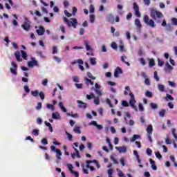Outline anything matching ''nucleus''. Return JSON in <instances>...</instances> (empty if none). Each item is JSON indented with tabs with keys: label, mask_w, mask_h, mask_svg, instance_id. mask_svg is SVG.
Segmentation results:
<instances>
[{
	"label": "nucleus",
	"mask_w": 177,
	"mask_h": 177,
	"mask_svg": "<svg viewBox=\"0 0 177 177\" xmlns=\"http://www.w3.org/2000/svg\"><path fill=\"white\" fill-rule=\"evenodd\" d=\"M171 23L174 26H177V18H171Z\"/></svg>",
	"instance_id": "3c124183"
},
{
	"label": "nucleus",
	"mask_w": 177,
	"mask_h": 177,
	"mask_svg": "<svg viewBox=\"0 0 177 177\" xmlns=\"http://www.w3.org/2000/svg\"><path fill=\"white\" fill-rule=\"evenodd\" d=\"M139 138H140V135L134 134L133 137L130 139V142H135V140H136V139H139Z\"/></svg>",
	"instance_id": "aec40b11"
},
{
	"label": "nucleus",
	"mask_w": 177,
	"mask_h": 177,
	"mask_svg": "<svg viewBox=\"0 0 177 177\" xmlns=\"http://www.w3.org/2000/svg\"><path fill=\"white\" fill-rule=\"evenodd\" d=\"M149 67H153L156 66V62L154 61V59H149Z\"/></svg>",
	"instance_id": "b1692460"
},
{
	"label": "nucleus",
	"mask_w": 177,
	"mask_h": 177,
	"mask_svg": "<svg viewBox=\"0 0 177 177\" xmlns=\"http://www.w3.org/2000/svg\"><path fill=\"white\" fill-rule=\"evenodd\" d=\"M52 118H53V120H60V114L59 112L53 113Z\"/></svg>",
	"instance_id": "f3484780"
},
{
	"label": "nucleus",
	"mask_w": 177,
	"mask_h": 177,
	"mask_svg": "<svg viewBox=\"0 0 177 177\" xmlns=\"http://www.w3.org/2000/svg\"><path fill=\"white\" fill-rule=\"evenodd\" d=\"M133 6L136 16H137V17H140V12H139V6H138V3H133Z\"/></svg>",
	"instance_id": "0eeeda50"
},
{
	"label": "nucleus",
	"mask_w": 177,
	"mask_h": 177,
	"mask_svg": "<svg viewBox=\"0 0 177 177\" xmlns=\"http://www.w3.org/2000/svg\"><path fill=\"white\" fill-rule=\"evenodd\" d=\"M158 88L160 92H165V86H164L162 84H158Z\"/></svg>",
	"instance_id": "393cba45"
},
{
	"label": "nucleus",
	"mask_w": 177,
	"mask_h": 177,
	"mask_svg": "<svg viewBox=\"0 0 177 177\" xmlns=\"http://www.w3.org/2000/svg\"><path fill=\"white\" fill-rule=\"evenodd\" d=\"M28 66L29 67H34V66H38V61H37V59H32L31 61L28 62Z\"/></svg>",
	"instance_id": "1a4fd4ad"
},
{
	"label": "nucleus",
	"mask_w": 177,
	"mask_h": 177,
	"mask_svg": "<svg viewBox=\"0 0 177 177\" xmlns=\"http://www.w3.org/2000/svg\"><path fill=\"white\" fill-rule=\"evenodd\" d=\"M77 103H78V107H80V109H85L86 107V103H84L81 100H77Z\"/></svg>",
	"instance_id": "4468645a"
},
{
	"label": "nucleus",
	"mask_w": 177,
	"mask_h": 177,
	"mask_svg": "<svg viewBox=\"0 0 177 177\" xmlns=\"http://www.w3.org/2000/svg\"><path fill=\"white\" fill-rule=\"evenodd\" d=\"M150 16L151 19L155 21L157 20V19H162V17H164V15L162 14V12L157 11L154 9L151 10Z\"/></svg>",
	"instance_id": "f03ea898"
},
{
	"label": "nucleus",
	"mask_w": 177,
	"mask_h": 177,
	"mask_svg": "<svg viewBox=\"0 0 177 177\" xmlns=\"http://www.w3.org/2000/svg\"><path fill=\"white\" fill-rule=\"evenodd\" d=\"M73 131L75 133H81V128L80 127H75L73 129Z\"/></svg>",
	"instance_id": "cd10ccee"
},
{
	"label": "nucleus",
	"mask_w": 177,
	"mask_h": 177,
	"mask_svg": "<svg viewBox=\"0 0 177 177\" xmlns=\"http://www.w3.org/2000/svg\"><path fill=\"white\" fill-rule=\"evenodd\" d=\"M66 135H67L68 140H73V135L67 131H66Z\"/></svg>",
	"instance_id": "864d4df0"
},
{
	"label": "nucleus",
	"mask_w": 177,
	"mask_h": 177,
	"mask_svg": "<svg viewBox=\"0 0 177 177\" xmlns=\"http://www.w3.org/2000/svg\"><path fill=\"white\" fill-rule=\"evenodd\" d=\"M106 103L107 104H109V107H111V109H113V104H111V101L110 100V99L107 98L106 100Z\"/></svg>",
	"instance_id": "58836bf2"
},
{
	"label": "nucleus",
	"mask_w": 177,
	"mask_h": 177,
	"mask_svg": "<svg viewBox=\"0 0 177 177\" xmlns=\"http://www.w3.org/2000/svg\"><path fill=\"white\" fill-rule=\"evenodd\" d=\"M128 92H129V93H131V88H129V86H127L125 87V91H124V95L125 96L129 95V93H128Z\"/></svg>",
	"instance_id": "412c9836"
},
{
	"label": "nucleus",
	"mask_w": 177,
	"mask_h": 177,
	"mask_svg": "<svg viewBox=\"0 0 177 177\" xmlns=\"http://www.w3.org/2000/svg\"><path fill=\"white\" fill-rule=\"evenodd\" d=\"M150 107L152 109V110H156V109H158V105H157L156 103L151 102Z\"/></svg>",
	"instance_id": "5701e85b"
},
{
	"label": "nucleus",
	"mask_w": 177,
	"mask_h": 177,
	"mask_svg": "<svg viewBox=\"0 0 177 177\" xmlns=\"http://www.w3.org/2000/svg\"><path fill=\"white\" fill-rule=\"evenodd\" d=\"M147 132L148 135H152L153 133V125L149 124L147 127Z\"/></svg>",
	"instance_id": "dca6fc26"
},
{
	"label": "nucleus",
	"mask_w": 177,
	"mask_h": 177,
	"mask_svg": "<svg viewBox=\"0 0 177 177\" xmlns=\"http://www.w3.org/2000/svg\"><path fill=\"white\" fill-rule=\"evenodd\" d=\"M111 46V48H112L113 49H117V48H118L117 43H115V42H112Z\"/></svg>",
	"instance_id": "e2e57ef3"
},
{
	"label": "nucleus",
	"mask_w": 177,
	"mask_h": 177,
	"mask_svg": "<svg viewBox=\"0 0 177 177\" xmlns=\"http://www.w3.org/2000/svg\"><path fill=\"white\" fill-rule=\"evenodd\" d=\"M21 56L23 57V59H24V60H27L28 56L27 55V53H26V51L21 50Z\"/></svg>",
	"instance_id": "6ab92c4d"
},
{
	"label": "nucleus",
	"mask_w": 177,
	"mask_h": 177,
	"mask_svg": "<svg viewBox=\"0 0 177 177\" xmlns=\"http://www.w3.org/2000/svg\"><path fill=\"white\" fill-rule=\"evenodd\" d=\"M135 25L138 28H142V24H140V20L139 19H135Z\"/></svg>",
	"instance_id": "a211bd4d"
},
{
	"label": "nucleus",
	"mask_w": 177,
	"mask_h": 177,
	"mask_svg": "<svg viewBox=\"0 0 177 177\" xmlns=\"http://www.w3.org/2000/svg\"><path fill=\"white\" fill-rule=\"evenodd\" d=\"M86 75L90 80H96V77L93 76L91 72H87Z\"/></svg>",
	"instance_id": "bb28decb"
},
{
	"label": "nucleus",
	"mask_w": 177,
	"mask_h": 177,
	"mask_svg": "<svg viewBox=\"0 0 177 177\" xmlns=\"http://www.w3.org/2000/svg\"><path fill=\"white\" fill-rule=\"evenodd\" d=\"M53 59L57 62V63H60L62 62V59L57 56H53Z\"/></svg>",
	"instance_id": "72a5a7b5"
},
{
	"label": "nucleus",
	"mask_w": 177,
	"mask_h": 177,
	"mask_svg": "<svg viewBox=\"0 0 177 177\" xmlns=\"http://www.w3.org/2000/svg\"><path fill=\"white\" fill-rule=\"evenodd\" d=\"M116 150L119 151V153H127V147H116Z\"/></svg>",
	"instance_id": "f8f14e48"
},
{
	"label": "nucleus",
	"mask_w": 177,
	"mask_h": 177,
	"mask_svg": "<svg viewBox=\"0 0 177 177\" xmlns=\"http://www.w3.org/2000/svg\"><path fill=\"white\" fill-rule=\"evenodd\" d=\"M63 21L66 23L68 27H73V28H77V26L78 24V21L75 18H71L70 20L67 19V17H64L63 18Z\"/></svg>",
	"instance_id": "f257e3e1"
},
{
	"label": "nucleus",
	"mask_w": 177,
	"mask_h": 177,
	"mask_svg": "<svg viewBox=\"0 0 177 177\" xmlns=\"http://www.w3.org/2000/svg\"><path fill=\"white\" fill-rule=\"evenodd\" d=\"M59 50H57V47L56 46H53V55H56Z\"/></svg>",
	"instance_id": "79ce46f5"
},
{
	"label": "nucleus",
	"mask_w": 177,
	"mask_h": 177,
	"mask_svg": "<svg viewBox=\"0 0 177 177\" xmlns=\"http://www.w3.org/2000/svg\"><path fill=\"white\" fill-rule=\"evenodd\" d=\"M42 85L44 86H46V85H48V79H44L42 82Z\"/></svg>",
	"instance_id": "338daca9"
},
{
	"label": "nucleus",
	"mask_w": 177,
	"mask_h": 177,
	"mask_svg": "<svg viewBox=\"0 0 177 177\" xmlns=\"http://www.w3.org/2000/svg\"><path fill=\"white\" fill-rule=\"evenodd\" d=\"M165 109H162L160 112H159V115L160 117H164L165 115Z\"/></svg>",
	"instance_id": "49530a36"
},
{
	"label": "nucleus",
	"mask_w": 177,
	"mask_h": 177,
	"mask_svg": "<svg viewBox=\"0 0 177 177\" xmlns=\"http://www.w3.org/2000/svg\"><path fill=\"white\" fill-rule=\"evenodd\" d=\"M166 30L167 31H172V30H174V28H172V25H171V24H167V25L166 26Z\"/></svg>",
	"instance_id": "c756f323"
},
{
	"label": "nucleus",
	"mask_w": 177,
	"mask_h": 177,
	"mask_svg": "<svg viewBox=\"0 0 177 177\" xmlns=\"http://www.w3.org/2000/svg\"><path fill=\"white\" fill-rule=\"evenodd\" d=\"M84 45L87 52H92V47H91V45H89V41H88V40H84Z\"/></svg>",
	"instance_id": "9d476101"
},
{
	"label": "nucleus",
	"mask_w": 177,
	"mask_h": 177,
	"mask_svg": "<svg viewBox=\"0 0 177 177\" xmlns=\"http://www.w3.org/2000/svg\"><path fill=\"white\" fill-rule=\"evenodd\" d=\"M36 32L38 34V35H44V34H45V28H44L42 26H40L39 29L36 30Z\"/></svg>",
	"instance_id": "ddd939ff"
},
{
	"label": "nucleus",
	"mask_w": 177,
	"mask_h": 177,
	"mask_svg": "<svg viewBox=\"0 0 177 177\" xmlns=\"http://www.w3.org/2000/svg\"><path fill=\"white\" fill-rule=\"evenodd\" d=\"M41 144L42 145H48V140L46 138H43L41 140Z\"/></svg>",
	"instance_id": "69168bd1"
},
{
	"label": "nucleus",
	"mask_w": 177,
	"mask_h": 177,
	"mask_svg": "<svg viewBox=\"0 0 177 177\" xmlns=\"http://www.w3.org/2000/svg\"><path fill=\"white\" fill-rule=\"evenodd\" d=\"M110 158H111V161L113 162V164H118V161H117V160H115V158H114V156H111Z\"/></svg>",
	"instance_id": "680f3d73"
},
{
	"label": "nucleus",
	"mask_w": 177,
	"mask_h": 177,
	"mask_svg": "<svg viewBox=\"0 0 177 177\" xmlns=\"http://www.w3.org/2000/svg\"><path fill=\"white\" fill-rule=\"evenodd\" d=\"M139 62L142 66H146V61L145 60V58H140Z\"/></svg>",
	"instance_id": "37998d69"
},
{
	"label": "nucleus",
	"mask_w": 177,
	"mask_h": 177,
	"mask_svg": "<svg viewBox=\"0 0 177 177\" xmlns=\"http://www.w3.org/2000/svg\"><path fill=\"white\" fill-rule=\"evenodd\" d=\"M15 56L17 62H23V59L20 57V51H16L15 53Z\"/></svg>",
	"instance_id": "2eb2a0df"
},
{
	"label": "nucleus",
	"mask_w": 177,
	"mask_h": 177,
	"mask_svg": "<svg viewBox=\"0 0 177 177\" xmlns=\"http://www.w3.org/2000/svg\"><path fill=\"white\" fill-rule=\"evenodd\" d=\"M122 106H123L124 107H128L129 106V104H128V102L123 100L122 102Z\"/></svg>",
	"instance_id": "8fccbe9b"
},
{
	"label": "nucleus",
	"mask_w": 177,
	"mask_h": 177,
	"mask_svg": "<svg viewBox=\"0 0 177 177\" xmlns=\"http://www.w3.org/2000/svg\"><path fill=\"white\" fill-rule=\"evenodd\" d=\"M153 77H154L156 81H160V78L158 77V75H157V71H154Z\"/></svg>",
	"instance_id": "bf43d9fd"
},
{
	"label": "nucleus",
	"mask_w": 177,
	"mask_h": 177,
	"mask_svg": "<svg viewBox=\"0 0 177 177\" xmlns=\"http://www.w3.org/2000/svg\"><path fill=\"white\" fill-rule=\"evenodd\" d=\"M146 153H147V156H151V154H153V151L151 150V149L147 148Z\"/></svg>",
	"instance_id": "a19ab883"
},
{
	"label": "nucleus",
	"mask_w": 177,
	"mask_h": 177,
	"mask_svg": "<svg viewBox=\"0 0 177 177\" xmlns=\"http://www.w3.org/2000/svg\"><path fill=\"white\" fill-rule=\"evenodd\" d=\"M93 97H95V95L91 93V95H86V99H88V100H91V99H93Z\"/></svg>",
	"instance_id": "a18cd8bd"
},
{
	"label": "nucleus",
	"mask_w": 177,
	"mask_h": 177,
	"mask_svg": "<svg viewBox=\"0 0 177 177\" xmlns=\"http://www.w3.org/2000/svg\"><path fill=\"white\" fill-rule=\"evenodd\" d=\"M59 27H60V30H61L63 34H66V28L64 27V26L61 25Z\"/></svg>",
	"instance_id": "5fc2aeb1"
},
{
	"label": "nucleus",
	"mask_w": 177,
	"mask_h": 177,
	"mask_svg": "<svg viewBox=\"0 0 177 177\" xmlns=\"http://www.w3.org/2000/svg\"><path fill=\"white\" fill-rule=\"evenodd\" d=\"M91 81L92 80L88 79V77H84V82H85L86 85H87V86H89Z\"/></svg>",
	"instance_id": "2f4dec72"
},
{
	"label": "nucleus",
	"mask_w": 177,
	"mask_h": 177,
	"mask_svg": "<svg viewBox=\"0 0 177 177\" xmlns=\"http://www.w3.org/2000/svg\"><path fill=\"white\" fill-rule=\"evenodd\" d=\"M39 96L40 99H41V100H45V93H44V91H40L39 93Z\"/></svg>",
	"instance_id": "7c9ffc66"
},
{
	"label": "nucleus",
	"mask_w": 177,
	"mask_h": 177,
	"mask_svg": "<svg viewBox=\"0 0 177 177\" xmlns=\"http://www.w3.org/2000/svg\"><path fill=\"white\" fill-rule=\"evenodd\" d=\"M11 66H12L13 68H10V73L14 75H17V65L16 63L12 62Z\"/></svg>",
	"instance_id": "423d86ee"
},
{
	"label": "nucleus",
	"mask_w": 177,
	"mask_h": 177,
	"mask_svg": "<svg viewBox=\"0 0 177 177\" xmlns=\"http://www.w3.org/2000/svg\"><path fill=\"white\" fill-rule=\"evenodd\" d=\"M155 156H156V157H157L158 158V160H161V158H162V155H161V153H160V151L156 152Z\"/></svg>",
	"instance_id": "c9c22d12"
},
{
	"label": "nucleus",
	"mask_w": 177,
	"mask_h": 177,
	"mask_svg": "<svg viewBox=\"0 0 177 177\" xmlns=\"http://www.w3.org/2000/svg\"><path fill=\"white\" fill-rule=\"evenodd\" d=\"M143 21L147 26H149L152 28H154V27H156V24L154 23V21L153 19H150L149 15L144 16Z\"/></svg>",
	"instance_id": "7ed1b4c3"
},
{
	"label": "nucleus",
	"mask_w": 177,
	"mask_h": 177,
	"mask_svg": "<svg viewBox=\"0 0 177 177\" xmlns=\"http://www.w3.org/2000/svg\"><path fill=\"white\" fill-rule=\"evenodd\" d=\"M95 15H90V22L91 23H95Z\"/></svg>",
	"instance_id": "603ef678"
},
{
	"label": "nucleus",
	"mask_w": 177,
	"mask_h": 177,
	"mask_svg": "<svg viewBox=\"0 0 177 177\" xmlns=\"http://www.w3.org/2000/svg\"><path fill=\"white\" fill-rule=\"evenodd\" d=\"M94 103L95 104H100V99L99 97L94 99Z\"/></svg>",
	"instance_id": "4d7b16f0"
},
{
	"label": "nucleus",
	"mask_w": 177,
	"mask_h": 177,
	"mask_svg": "<svg viewBox=\"0 0 177 177\" xmlns=\"http://www.w3.org/2000/svg\"><path fill=\"white\" fill-rule=\"evenodd\" d=\"M120 162L122 165V167H125V159H124V158H120Z\"/></svg>",
	"instance_id": "052dcab7"
},
{
	"label": "nucleus",
	"mask_w": 177,
	"mask_h": 177,
	"mask_svg": "<svg viewBox=\"0 0 177 177\" xmlns=\"http://www.w3.org/2000/svg\"><path fill=\"white\" fill-rule=\"evenodd\" d=\"M107 20L111 24H114V17H113V14H108Z\"/></svg>",
	"instance_id": "9b49d317"
},
{
	"label": "nucleus",
	"mask_w": 177,
	"mask_h": 177,
	"mask_svg": "<svg viewBox=\"0 0 177 177\" xmlns=\"http://www.w3.org/2000/svg\"><path fill=\"white\" fill-rule=\"evenodd\" d=\"M119 74H122V69L118 66L114 71V77L118 78Z\"/></svg>",
	"instance_id": "6e6552de"
},
{
	"label": "nucleus",
	"mask_w": 177,
	"mask_h": 177,
	"mask_svg": "<svg viewBox=\"0 0 177 177\" xmlns=\"http://www.w3.org/2000/svg\"><path fill=\"white\" fill-rule=\"evenodd\" d=\"M68 169H69V171H70L71 173L74 172V170H73V169L74 168V167H73V165L68 164Z\"/></svg>",
	"instance_id": "6e6d98bb"
},
{
	"label": "nucleus",
	"mask_w": 177,
	"mask_h": 177,
	"mask_svg": "<svg viewBox=\"0 0 177 177\" xmlns=\"http://www.w3.org/2000/svg\"><path fill=\"white\" fill-rule=\"evenodd\" d=\"M30 93L31 95L34 96V97H37V96L39 95V91H38V90L31 91Z\"/></svg>",
	"instance_id": "4be33fe9"
},
{
	"label": "nucleus",
	"mask_w": 177,
	"mask_h": 177,
	"mask_svg": "<svg viewBox=\"0 0 177 177\" xmlns=\"http://www.w3.org/2000/svg\"><path fill=\"white\" fill-rule=\"evenodd\" d=\"M90 63H91V64L92 65V66H95V64H96V58H95V57H91V59H90Z\"/></svg>",
	"instance_id": "c85d7f7f"
},
{
	"label": "nucleus",
	"mask_w": 177,
	"mask_h": 177,
	"mask_svg": "<svg viewBox=\"0 0 177 177\" xmlns=\"http://www.w3.org/2000/svg\"><path fill=\"white\" fill-rule=\"evenodd\" d=\"M46 107H47V109H50V110H52V111H53V110H55V106L51 104H47Z\"/></svg>",
	"instance_id": "4c0bfd02"
},
{
	"label": "nucleus",
	"mask_w": 177,
	"mask_h": 177,
	"mask_svg": "<svg viewBox=\"0 0 177 177\" xmlns=\"http://www.w3.org/2000/svg\"><path fill=\"white\" fill-rule=\"evenodd\" d=\"M88 125H93L94 127H96L97 125V122L96 121L93 120L88 123Z\"/></svg>",
	"instance_id": "0e129e2a"
},
{
	"label": "nucleus",
	"mask_w": 177,
	"mask_h": 177,
	"mask_svg": "<svg viewBox=\"0 0 177 177\" xmlns=\"http://www.w3.org/2000/svg\"><path fill=\"white\" fill-rule=\"evenodd\" d=\"M165 66L167 67L168 70H174V67H172L169 62H166Z\"/></svg>",
	"instance_id": "13d9d810"
},
{
	"label": "nucleus",
	"mask_w": 177,
	"mask_h": 177,
	"mask_svg": "<svg viewBox=\"0 0 177 177\" xmlns=\"http://www.w3.org/2000/svg\"><path fill=\"white\" fill-rule=\"evenodd\" d=\"M145 96L147 97H153V93L151 92H150V91H147L145 93Z\"/></svg>",
	"instance_id": "c03bdc74"
},
{
	"label": "nucleus",
	"mask_w": 177,
	"mask_h": 177,
	"mask_svg": "<svg viewBox=\"0 0 177 177\" xmlns=\"http://www.w3.org/2000/svg\"><path fill=\"white\" fill-rule=\"evenodd\" d=\"M158 64L159 66V67H162V66H164V61H162L161 59H160V58L158 59Z\"/></svg>",
	"instance_id": "ea45409f"
},
{
	"label": "nucleus",
	"mask_w": 177,
	"mask_h": 177,
	"mask_svg": "<svg viewBox=\"0 0 177 177\" xmlns=\"http://www.w3.org/2000/svg\"><path fill=\"white\" fill-rule=\"evenodd\" d=\"M95 93H97L98 95V96H102V91H100V90L95 89Z\"/></svg>",
	"instance_id": "774afa93"
},
{
	"label": "nucleus",
	"mask_w": 177,
	"mask_h": 177,
	"mask_svg": "<svg viewBox=\"0 0 177 177\" xmlns=\"http://www.w3.org/2000/svg\"><path fill=\"white\" fill-rule=\"evenodd\" d=\"M55 151L57 153V155H56L57 158H58V160H60V156H62V151H60V149H57Z\"/></svg>",
	"instance_id": "473e14b6"
},
{
	"label": "nucleus",
	"mask_w": 177,
	"mask_h": 177,
	"mask_svg": "<svg viewBox=\"0 0 177 177\" xmlns=\"http://www.w3.org/2000/svg\"><path fill=\"white\" fill-rule=\"evenodd\" d=\"M89 12L90 13H93L95 12V6L92 4L90 5Z\"/></svg>",
	"instance_id": "09e8293b"
},
{
	"label": "nucleus",
	"mask_w": 177,
	"mask_h": 177,
	"mask_svg": "<svg viewBox=\"0 0 177 177\" xmlns=\"http://www.w3.org/2000/svg\"><path fill=\"white\" fill-rule=\"evenodd\" d=\"M130 100L129 104L132 109H134L136 111H138V108L135 106V103H136V100H135V94L133 93H129Z\"/></svg>",
	"instance_id": "20e7f679"
},
{
	"label": "nucleus",
	"mask_w": 177,
	"mask_h": 177,
	"mask_svg": "<svg viewBox=\"0 0 177 177\" xmlns=\"http://www.w3.org/2000/svg\"><path fill=\"white\" fill-rule=\"evenodd\" d=\"M165 99H166L167 101L174 100V97H172V95H171L169 94H167V96H166Z\"/></svg>",
	"instance_id": "e433bc0d"
},
{
	"label": "nucleus",
	"mask_w": 177,
	"mask_h": 177,
	"mask_svg": "<svg viewBox=\"0 0 177 177\" xmlns=\"http://www.w3.org/2000/svg\"><path fill=\"white\" fill-rule=\"evenodd\" d=\"M32 133L35 135V136H38L39 135V130L38 129H33Z\"/></svg>",
	"instance_id": "f704fd0d"
},
{
	"label": "nucleus",
	"mask_w": 177,
	"mask_h": 177,
	"mask_svg": "<svg viewBox=\"0 0 177 177\" xmlns=\"http://www.w3.org/2000/svg\"><path fill=\"white\" fill-rule=\"evenodd\" d=\"M120 59L123 62V63H124L127 66H131V64H129V62L125 61V59H127V56H122Z\"/></svg>",
	"instance_id": "a878e982"
},
{
	"label": "nucleus",
	"mask_w": 177,
	"mask_h": 177,
	"mask_svg": "<svg viewBox=\"0 0 177 177\" xmlns=\"http://www.w3.org/2000/svg\"><path fill=\"white\" fill-rule=\"evenodd\" d=\"M24 91L26 93H30V87H28V86L25 85L24 86Z\"/></svg>",
	"instance_id": "de8ad7c7"
},
{
	"label": "nucleus",
	"mask_w": 177,
	"mask_h": 177,
	"mask_svg": "<svg viewBox=\"0 0 177 177\" xmlns=\"http://www.w3.org/2000/svg\"><path fill=\"white\" fill-rule=\"evenodd\" d=\"M31 23L27 18H25V21L24 22V24L21 25V28L25 30V31H28L30 28H31Z\"/></svg>",
	"instance_id": "39448f33"
}]
</instances>
